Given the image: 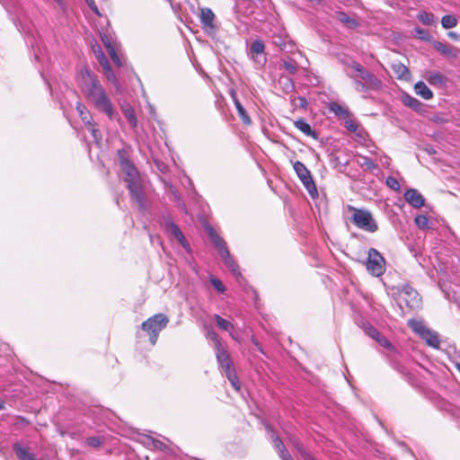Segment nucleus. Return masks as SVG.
Masks as SVG:
<instances>
[{
	"label": "nucleus",
	"instance_id": "1",
	"mask_svg": "<svg viewBox=\"0 0 460 460\" xmlns=\"http://www.w3.org/2000/svg\"><path fill=\"white\" fill-rule=\"evenodd\" d=\"M77 83L85 99L97 111L103 112L108 118L112 119L114 116L113 105L96 75L87 67H84L78 73Z\"/></svg>",
	"mask_w": 460,
	"mask_h": 460
},
{
	"label": "nucleus",
	"instance_id": "2",
	"mask_svg": "<svg viewBox=\"0 0 460 460\" xmlns=\"http://www.w3.org/2000/svg\"><path fill=\"white\" fill-rule=\"evenodd\" d=\"M118 156L121 171L125 174V181L127 182L130 196L137 203L138 207L143 209L145 208V197L139 173L134 164L128 160L125 150H119Z\"/></svg>",
	"mask_w": 460,
	"mask_h": 460
},
{
	"label": "nucleus",
	"instance_id": "3",
	"mask_svg": "<svg viewBox=\"0 0 460 460\" xmlns=\"http://www.w3.org/2000/svg\"><path fill=\"white\" fill-rule=\"evenodd\" d=\"M347 66L349 69L347 75L352 79L357 92L366 93L368 90H378L382 87L381 80L358 62L351 61Z\"/></svg>",
	"mask_w": 460,
	"mask_h": 460
},
{
	"label": "nucleus",
	"instance_id": "4",
	"mask_svg": "<svg viewBox=\"0 0 460 460\" xmlns=\"http://www.w3.org/2000/svg\"><path fill=\"white\" fill-rule=\"evenodd\" d=\"M206 229H207V232H208L211 241L213 242L214 245L217 249L218 253L220 254L225 264L228 267V269L231 270V272L234 276H236V277L240 276L241 273L239 270V266L232 259L230 252L225 244L224 240L217 234L216 230H214L210 226H207Z\"/></svg>",
	"mask_w": 460,
	"mask_h": 460
},
{
	"label": "nucleus",
	"instance_id": "5",
	"mask_svg": "<svg viewBox=\"0 0 460 460\" xmlns=\"http://www.w3.org/2000/svg\"><path fill=\"white\" fill-rule=\"evenodd\" d=\"M216 349V357L217 360L220 366V367L225 372L227 379L231 383L232 386L236 390H240V382L238 376L234 369L233 368V362L230 358L228 351L225 349L223 345L217 347Z\"/></svg>",
	"mask_w": 460,
	"mask_h": 460
},
{
	"label": "nucleus",
	"instance_id": "6",
	"mask_svg": "<svg viewBox=\"0 0 460 460\" xmlns=\"http://www.w3.org/2000/svg\"><path fill=\"white\" fill-rule=\"evenodd\" d=\"M168 323L169 318L164 314H155L142 323L141 328L149 335L152 345L156 343L159 332L166 327Z\"/></svg>",
	"mask_w": 460,
	"mask_h": 460
},
{
	"label": "nucleus",
	"instance_id": "7",
	"mask_svg": "<svg viewBox=\"0 0 460 460\" xmlns=\"http://www.w3.org/2000/svg\"><path fill=\"white\" fill-rule=\"evenodd\" d=\"M408 325L417 333L428 346L438 349L440 348V340L436 331L429 329L423 322L418 320H410Z\"/></svg>",
	"mask_w": 460,
	"mask_h": 460
},
{
	"label": "nucleus",
	"instance_id": "8",
	"mask_svg": "<svg viewBox=\"0 0 460 460\" xmlns=\"http://www.w3.org/2000/svg\"><path fill=\"white\" fill-rule=\"evenodd\" d=\"M293 168L310 196L312 198L317 197V188L315 186L311 172L306 168V166L302 162L296 161L293 164Z\"/></svg>",
	"mask_w": 460,
	"mask_h": 460
},
{
	"label": "nucleus",
	"instance_id": "9",
	"mask_svg": "<svg viewBox=\"0 0 460 460\" xmlns=\"http://www.w3.org/2000/svg\"><path fill=\"white\" fill-rule=\"evenodd\" d=\"M352 209L354 210L352 222L357 227L368 233H375L377 230V224L369 211L357 208Z\"/></svg>",
	"mask_w": 460,
	"mask_h": 460
},
{
	"label": "nucleus",
	"instance_id": "10",
	"mask_svg": "<svg viewBox=\"0 0 460 460\" xmlns=\"http://www.w3.org/2000/svg\"><path fill=\"white\" fill-rule=\"evenodd\" d=\"M366 266L372 276L380 277L385 271V260L376 249L370 248Z\"/></svg>",
	"mask_w": 460,
	"mask_h": 460
},
{
	"label": "nucleus",
	"instance_id": "11",
	"mask_svg": "<svg viewBox=\"0 0 460 460\" xmlns=\"http://www.w3.org/2000/svg\"><path fill=\"white\" fill-rule=\"evenodd\" d=\"M399 305H404L409 309H418L421 305V298L414 288L410 286H404L399 292Z\"/></svg>",
	"mask_w": 460,
	"mask_h": 460
},
{
	"label": "nucleus",
	"instance_id": "12",
	"mask_svg": "<svg viewBox=\"0 0 460 460\" xmlns=\"http://www.w3.org/2000/svg\"><path fill=\"white\" fill-rule=\"evenodd\" d=\"M159 224L165 230V232L168 234H172L185 250L190 251V245L183 234L181 233L179 226L172 220L169 215L162 216L159 220Z\"/></svg>",
	"mask_w": 460,
	"mask_h": 460
},
{
	"label": "nucleus",
	"instance_id": "13",
	"mask_svg": "<svg viewBox=\"0 0 460 460\" xmlns=\"http://www.w3.org/2000/svg\"><path fill=\"white\" fill-rule=\"evenodd\" d=\"M201 27L208 36H213L217 31L215 24L216 15L213 11L208 7L199 8V13Z\"/></svg>",
	"mask_w": 460,
	"mask_h": 460
},
{
	"label": "nucleus",
	"instance_id": "14",
	"mask_svg": "<svg viewBox=\"0 0 460 460\" xmlns=\"http://www.w3.org/2000/svg\"><path fill=\"white\" fill-rule=\"evenodd\" d=\"M75 108L79 114V117L84 123L87 129L92 133L93 137L95 139V141H98L99 139H101L100 132H99L98 128H96L95 123L93 122V116L88 111L85 105L80 102H77Z\"/></svg>",
	"mask_w": 460,
	"mask_h": 460
},
{
	"label": "nucleus",
	"instance_id": "15",
	"mask_svg": "<svg viewBox=\"0 0 460 460\" xmlns=\"http://www.w3.org/2000/svg\"><path fill=\"white\" fill-rule=\"evenodd\" d=\"M95 55H96V58L98 59L100 65L102 66V67L103 69V74L106 76V78L109 81H111V83L116 84L117 78H116L114 73L112 72V70L110 66L109 61L106 58L104 53L101 49H99L97 52H95Z\"/></svg>",
	"mask_w": 460,
	"mask_h": 460
},
{
	"label": "nucleus",
	"instance_id": "16",
	"mask_svg": "<svg viewBox=\"0 0 460 460\" xmlns=\"http://www.w3.org/2000/svg\"><path fill=\"white\" fill-rule=\"evenodd\" d=\"M405 200L413 208H420L424 205V198L416 189H409L404 192Z\"/></svg>",
	"mask_w": 460,
	"mask_h": 460
},
{
	"label": "nucleus",
	"instance_id": "17",
	"mask_svg": "<svg viewBox=\"0 0 460 460\" xmlns=\"http://www.w3.org/2000/svg\"><path fill=\"white\" fill-rule=\"evenodd\" d=\"M101 39L114 64L119 67L122 66V62L116 52V49L111 39L106 34L102 35Z\"/></svg>",
	"mask_w": 460,
	"mask_h": 460
},
{
	"label": "nucleus",
	"instance_id": "18",
	"mask_svg": "<svg viewBox=\"0 0 460 460\" xmlns=\"http://www.w3.org/2000/svg\"><path fill=\"white\" fill-rule=\"evenodd\" d=\"M271 438L274 447L278 450L280 458L282 460H293L290 454L286 450L282 440L274 433H272Z\"/></svg>",
	"mask_w": 460,
	"mask_h": 460
},
{
	"label": "nucleus",
	"instance_id": "19",
	"mask_svg": "<svg viewBox=\"0 0 460 460\" xmlns=\"http://www.w3.org/2000/svg\"><path fill=\"white\" fill-rule=\"evenodd\" d=\"M416 94L420 95L424 100H430L433 97V93L422 81L417 82L414 85Z\"/></svg>",
	"mask_w": 460,
	"mask_h": 460
},
{
	"label": "nucleus",
	"instance_id": "20",
	"mask_svg": "<svg viewBox=\"0 0 460 460\" xmlns=\"http://www.w3.org/2000/svg\"><path fill=\"white\" fill-rule=\"evenodd\" d=\"M356 162L360 167H365L367 170L373 171L377 168V164L369 157L361 154H356Z\"/></svg>",
	"mask_w": 460,
	"mask_h": 460
},
{
	"label": "nucleus",
	"instance_id": "21",
	"mask_svg": "<svg viewBox=\"0 0 460 460\" xmlns=\"http://www.w3.org/2000/svg\"><path fill=\"white\" fill-rule=\"evenodd\" d=\"M295 127L303 132L307 137L316 138L315 132L312 129L311 126L303 119H299L294 122Z\"/></svg>",
	"mask_w": 460,
	"mask_h": 460
},
{
	"label": "nucleus",
	"instance_id": "22",
	"mask_svg": "<svg viewBox=\"0 0 460 460\" xmlns=\"http://www.w3.org/2000/svg\"><path fill=\"white\" fill-rule=\"evenodd\" d=\"M329 109L332 111L336 116L343 119H347L350 117V112L347 107L341 106L338 102H332L329 105Z\"/></svg>",
	"mask_w": 460,
	"mask_h": 460
},
{
	"label": "nucleus",
	"instance_id": "23",
	"mask_svg": "<svg viewBox=\"0 0 460 460\" xmlns=\"http://www.w3.org/2000/svg\"><path fill=\"white\" fill-rule=\"evenodd\" d=\"M402 102L405 106L411 108L412 110L417 111H420L422 108V103L418 99L414 98L413 96L408 93L402 94Z\"/></svg>",
	"mask_w": 460,
	"mask_h": 460
},
{
	"label": "nucleus",
	"instance_id": "24",
	"mask_svg": "<svg viewBox=\"0 0 460 460\" xmlns=\"http://www.w3.org/2000/svg\"><path fill=\"white\" fill-rule=\"evenodd\" d=\"M214 319L217 323V325L218 326L219 329L223 330V331H226V332H228L229 334L231 335L232 338H234V334H233V331H234V324L232 323H230L229 321L222 318L220 315L218 314H215L214 315Z\"/></svg>",
	"mask_w": 460,
	"mask_h": 460
},
{
	"label": "nucleus",
	"instance_id": "25",
	"mask_svg": "<svg viewBox=\"0 0 460 460\" xmlns=\"http://www.w3.org/2000/svg\"><path fill=\"white\" fill-rule=\"evenodd\" d=\"M392 70L399 79H407L410 75L408 67L402 63H394Z\"/></svg>",
	"mask_w": 460,
	"mask_h": 460
},
{
	"label": "nucleus",
	"instance_id": "26",
	"mask_svg": "<svg viewBox=\"0 0 460 460\" xmlns=\"http://www.w3.org/2000/svg\"><path fill=\"white\" fill-rule=\"evenodd\" d=\"M122 111L131 128H135L137 125V119L134 109L129 105L122 106Z\"/></svg>",
	"mask_w": 460,
	"mask_h": 460
},
{
	"label": "nucleus",
	"instance_id": "27",
	"mask_svg": "<svg viewBox=\"0 0 460 460\" xmlns=\"http://www.w3.org/2000/svg\"><path fill=\"white\" fill-rule=\"evenodd\" d=\"M234 104L237 111L238 116L242 119L243 123L245 125H250L252 123V119L249 117L243 106L242 105V103L240 102V101H235V103Z\"/></svg>",
	"mask_w": 460,
	"mask_h": 460
},
{
	"label": "nucleus",
	"instance_id": "28",
	"mask_svg": "<svg viewBox=\"0 0 460 460\" xmlns=\"http://www.w3.org/2000/svg\"><path fill=\"white\" fill-rule=\"evenodd\" d=\"M13 449H14L19 459H21V460H34L33 455L31 454L25 447H23L18 444H15L13 446Z\"/></svg>",
	"mask_w": 460,
	"mask_h": 460
},
{
	"label": "nucleus",
	"instance_id": "29",
	"mask_svg": "<svg viewBox=\"0 0 460 460\" xmlns=\"http://www.w3.org/2000/svg\"><path fill=\"white\" fill-rule=\"evenodd\" d=\"M336 18L339 22L347 25L349 28L356 27L358 24L354 19L350 18L347 13L342 12L338 13Z\"/></svg>",
	"mask_w": 460,
	"mask_h": 460
},
{
	"label": "nucleus",
	"instance_id": "30",
	"mask_svg": "<svg viewBox=\"0 0 460 460\" xmlns=\"http://www.w3.org/2000/svg\"><path fill=\"white\" fill-rule=\"evenodd\" d=\"M427 81L432 85H442L445 83V77L439 73L433 72L427 76Z\"/></svg>",
	"mask_w": 460,
	"mask_h": 460
},
{
	"label": "nucleus",
	"instance_id": "31",
	"mask_svg": "<svg viewBox=\"0 0 460 460\" xmlns=\"http://www.w3.org/2000/svg\"><path fill=\"white\" fill-rule=\"evenodd\" d=\"M441 24L445 29H452L456 26L457 20L454 15L447 14L442 17Z\"/></svg>",
	"mask_w": 460,
	"mask_h": 460
},
{
	"label": "nucleus",
	"instance_id": "32",
	"mask_svg": "<svg viewBox=\"0 0 460 460\" xmlns=\"http://www.w3.org/2000/svg\"><path fill=\"white\" fill-rule=\"evenodd\" d=\"M364 332L370 338L376 341L381 336V333L370 323H364L362 326Z\"/></svg>",
	"mask_w": 460,
	"mask_h": 460
},
{
	"label": "nucleus",
	"instance_id": "33",
	"mask_svg": "<svg viewBox=\"0 0 460 460\" xmlns=\"http://www.w3.org/2000/svg\"><path fill=\"white\" fill-rule=\"evenodd\" d=\"M206 336L214 342L215 349L223 345L220 337L211 327H206Z\"/></svg>",
	"mask_w": 460,
	"mask_h": 460
},
{
	"label": "nucleus",
	"instance_id": "34",
	"mask_svg": "<svg viewBox=\"0 0 460 460\" xmlns=\"http://www.w3.org/2000/svg\"><path fill=\"white\" fill-rule=\"evenodd\" d=\"M145 439V444L147 447H152L154 448H157L160 450H164L166 448V446L162 441L155 439L152 437H146Z\"/></svg>",
	"mask_w": 460,
	"mask_h": 460
},
{
	"label": "nucleus",
	"instance_id": "35",
	"mask_svg": "<svg viewBox=\"0 0 460 460\" xmlns=\"http://www.w3.org/2000/svg\"><path fill=\"white\" fill-rule=\"evenodd\" d=\"M418 19L425 25H431L435 21V16L427 12H421L418 14Z\"/></svg>",
	"mask_w": 460,
	"mask_h": 460
},
{
	"label": "nucleus",
	"instance_id": "36",
	"mask_svg": "<svg viewBox=\"0 0 460 460\" xmlns=\"http://www.w3.org/2000/svg\"><path fill=\"white\" fill-rule=\"evenodd\" d=\"M264 51V44L261 40H254L251 44V52L252 54L260 55Z\"/></svg>",
	"mask_w": 460,
	"mask_h": 460
},
{
	"label": "nucleus",
	"instance_id": "37",
	"mask_svg": "<svg viewBox=\"0 0 460 460\" xmlns=\"http://www.w3.org/2000/svg\"><path fill=\"white\" fill-rule=\"evenodd\" d=\"M414 222L419 228L425 229L428 227L429 219L424 215H419L414 218Z\"/></svg>",
	"mask_w": 460,
	"mask_h": 460
},
{
	"label": "nucleus",
	"instance_id": "38",
	"mask_svg": "<svg viewBox=\"0 0 460 460\" xmlns=\"http://www.w3.org/2000/svg\"><path fill=\"white\" fill-rule=\"evenodd\" d=\"M344 127L350 132H356L358 126L357 122L350 119V117L345 119Z\"/></svg>",
	"mask_w": 460,
	"mask_h": 460
},
{
	"label": "nucleus",
	"instance_id": "39",
	"mask_svg": "<svg viewBox=\"0 0 460 460\" xmlns=\"http://www.w3.org/2000/svg\"><path fill=\"white\" fill-rule=\"evenodd\" d=\"M385 183L390 189H392L394 190H400V187H401L400 183L394 177H392V176L387 177Z\"/></svg>",
	"mask_w": 460,
	"mask_h": 460
},
{
	"label": "nucleus",
	"instance_id": "40",
	"mask_svg": "<svg viewBox=\"0 0 460 460\" xmlns=\"http://www.w3.org/2000/svg\"><path fill=\"white\" fill-rule=\"evenodd\" d=\"M283 66L285 69L291 75L296 73V65L293 61H284Z\"/></svg>",
	"mask_w": 460,
	"mask_h": 460
},
{
	"label": "nucleus",
	"instance_id": "41",
	"mask_svg": "<svg viewBox=\"0 0 460 460\" xmlns=\"http://www.w3.org/2000/svg\"><path fill=\"white\" fill-rule=\"evenodd\" d=\"M210 282L218 292L223 293L226 290L223 283L218 279L211 278Z\"/></svg>",
	"mask_w": 460,
	"mask_h": 460
},
{
	"label": "nucleus",
	"instance_id": "42",
	"mask_svg": "<svg viewBox=\"0 0 460 460\" xmlns=\"http://www.w3.org/2000/svg\"><path fill=\"white\" fill-rule=\"evenodd\" d=\"M436 49L443 54L450 55L451 54V47L447 46L441 42H438L435 45Z\"/></svg>",
	"mask_w": 460,
	"mask_h": 460
},
{
	"label": "nucleus",
	"instance_id": "43",
	"mask_svg": "<svg viewBox=\"0 0 460 460\" xmlns=\"http://www.w3.org/2000/svg\"><path fill=\"white\" fill-rule=\"evenodd\" d=\"M172 193L173 195L175 202H177V206L180 208H181L185 213H187V209H186L185 204L181 201V197L178 194V192L176 190H172Z\"/></svg>",
	"mask_w": 460,
	"mask_h": 460
},
{
	"label": "nucleus",
	"instance_id": "44",
	"mask_svg": "<svg viewBox=\"0 0 460 460\" xmlns=\"http://www.w3.org/2000/svg\"><path fill=\"white\" fill-rule=\"evenodd\" d=\"M376 341L385 348H387L389 349H394L392 343L383 335H381L379 339L376 340Z\"/></svg>",
	"mask_w": 460,
	"mask_h": 460
},
{
	"label": "nucleus",
	"instance_id": "45",
	"mask_svg": "<svg viewBox=\"0 0 460 460\" xmlns=\"http://www.w3.org/2000/svg\"><path fill=\"white\" fill-rule=\"evenodd\" d=\"M86 443L90 447H98L102 441L98 437H91L87 438Z\"/></svg>",
	"mask_w": 460,
	"mask_h": 460
},
{
	"label": "nucleus",
	"instance_id": "46",
	"mask_svg": "<svg viewBox=\"0 0 460 460\" xmlns=\"http://www.w3.org/2000/svg\"><path fill=\"white\" fill-rule=\"evenodd\" d=\"M297 450L300 452L301 456L305 459V460H314L313 457L310 456V455L305 452L304 450V448L302 447V446L300 445H296Z\"/></svg>",
	"mask_w": 460,
	"mask_h": 460
},
{
	"label": "nucleus",
	"instance_id": "47",
	"mask_svg": "<svg viewBox=\"0 0 460 460\" xmlns=\"http://www.w3.org/2000/svg\"><path fill=\"white\" fill-rule=\"evenodd\" d=\"M380 163L383 166L388 167L390 165L391 158L385 155L380 156Z\"/></svg>",
	"mask_w": 460,
	"mask_h": 460
},
{
	"label": "nucleus",
	"instance_id": "48",
	"mask_svg": "<svg viewBox=\"0 0 460 460\" xmlns=\"http://www.w3.org/2000/svg\"><path fill=\"white\" fill-rule=\"evenodd\" d=\"M88 6L91 8V10H92V11H93L96 15H98V16H101V15H102V14H101V13H100V11H99V9H98V7H97V5H96V4H95V2H93L91 5H88Z\"/></svg>",
	"mask_w": 460,
	"mask_h": 460
},
{
	"label": "nucleus",
	"instance_id": "49",
	"mask_svg": "<svg viewBox=\"0 0 460 460\" xmlns=\"http://www.w3.org/2000/svg\"><path fill=\"white\" fill-rule=\"evenodd\" d=\"M230 95L232 97V100H233L234 103H235V101H239L238 98H237L236 93L234 92V90H231Z\"/></svg>",
	"mask_w": 460,
	"mask_h": 460
},
{
	"label": "nucleus",
	"instance_id": "50",
	"mask_svg": "<svg viewBox=\"0 0 460 460\" xmlns=\"http://www.w3.org/2000/svg\"><path fill=\"white\" fill-rule=\"evenodd\" d=\"M448 36L454 40H456L458 38V35L454 31L448 32Z\"/></svg>",
	"mask_w": 460,
	"mask_h": 460
},
{
	"label": "nucleus",
	"instance_id": "51",
	"mask_svg": "<svg viewBox=\"0 0 460 460\" xmlns=\"http://www.w3.org/2000/svg\"><path fill=\"white\" fill-rule=\"evenodd\" d=\"M252 341L253 344L259 349V350L262 351V349L261 348L259 342L254 338H252Z\"/></svg>",
	"mask_w": 460,
	"mask_h": 460
},
{
	"label": "nucleus",
	"instance_id": "52",
	"mask_svg": "<svg viewBox=\"0 0 460 460\" xmlns=\"http://www.w3.org/2000/svg\"><path fill=\"white\" fill-rule=\"evenodd\" d=\"M88 5H91L94 0H84Z\"/></svg>",
	"mask_w": 460,
	"mask_h": 460
},
{
	"label": "nucleus",
	"instance_id": "53",
	"mask_svg": "<svg viewBox=\"0 0 460 460\" xmlns=\"http://www.w3.org/2000/svg\"><path fill=\"white\" fill-rule=\"evenodd\" d=\"M369 152H370L371 154H375V155H376V151H375L374 149H371Z\"/></svg>",
	"mask_w": 460,
	"mask_h": 460
},
{
	"label": "nucleus",
	"instance_id": "54",
	"mask_svg": "<svg viewBox=\"0 0 460 460\" xmlns=\"http://www.w3.org/2000/svg\"><path fill=\"white\" fill-rule=\"evenodd\" d=\"M56 2H60V0H55Z\"/></svg>",
	"mask_w": 460,
	"mask_h": 460
},
{
	"label": "nucleus",
	"instance_id": "55",
	"mask_svg": "<svg viewBox=\"0 0 460 460\" xmlns=\"http://www.w3.org/2000/svg\"><path fill=\"white\" fill-rule=\"evenodd\" d=\"M56 2H60V0H55Z\"/></svg>",
	"mask_w": 460,
	"mask_h": 460
}]
</instances>
